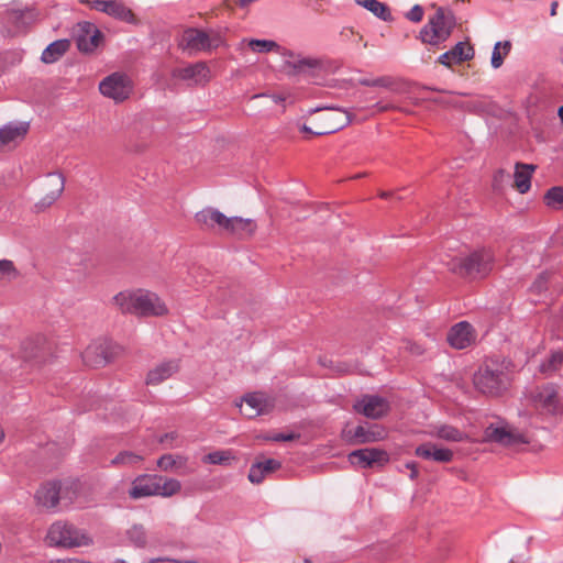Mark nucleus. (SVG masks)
<instances>
[{
    "mask_svg": "<svg viewBox=\"0 0 563 563\" xmlns=\"http://www.w3.org/2000/svg\"><path fill=\"white\" fill-rule=\"evenodd\" d=\"M37 13L33 8L12 4L2 15V34L14 36L24 32L35 22Z\"/></svg>",
    "mask_w": 563,
    "mask_h": 563,
    "instance_id": "9",
    "label": "nucleus"
},
{
    "mask_svg": "<svg viewBox=\"0 0 563 563\" xmlns=\"http://www.w3.org/2000/svg\"><path fill=\"white\" fill-rule=\"evenodd\" d=\"M342 437L350 444H363L382 441L387 437V432L385 428L377 424L357 426L354 430H343Z\"/></svg>",
    "mask_w": 563,
    "mask_h": 563,
    "instance_id": "17",
    "label": "nucleus"
},
{
    "mask_svg": "<svg viewBox=\"0 0 563 563\" xmlns=\"http://www.w3.org/2000/svg\"><path fill=\"white\" fill-rule=\"evenodd\" d=\"M128 540L136 548H145L148 544L146 529L141 523H134L126 530Z\"/></svg>",
    "mask_w": 563,
    "mask_h": 563,
    "instance_id": "34",
    "label": "nucleus"
},
{
    "mask_svg": "<svg viewBox=\"0 0 563 563\" xmlns=\"http://www.w3.org/2000/svg\"><path fill=\"white\" fill-rule=\"evenodd\" d=\"M510 384V375L495 360H486L473 375L474 388L486 396H500L508 390Z\"/></svg>",
    "mask_w": 563,
    "mask_h": 563,
    "instance_id": "5",
    "label": "nucleus"
},
{
    "mask_svg": "<svg viewBox=\"0 0 563 563\" xmlns=\"http://www.w3.org/2000/svg\"><path fill=\"white\" fill-rule=\"evenodd\" d=\"M142 461L143 456L141 454L131 451H122L111 460V464L114 466H132Z\"/></svg>",
    "mask_w": 563,
    "mask_h": 563,
    "instance_id": "41",
    "label": "nucleus"
},
{
    "mask_svg": "<svg viewBox=\"0 0 563 563\" xmlns=\"http://www.w3.org/2000/svg\"><path fill=\"white\" fill-rule=\"evenodd\" d=\"M162 561H166V560L165 559H152L146 563H156V562H162Z\"/></svg>",
    "mask_w": 563,
    "mask_h": 563,
    "instance_id": "56",
    "label": "nucleus"
},
{
    "mask_svg": "<svg viewBox=\"0 0 563 563\" xmlns=\"http://www.w3.org/2000/svg\"><path fill=\"white\" fill-rule=\"evenodd\" d=\"M390 196H391V194H390V192H387V191H382V192L379 194V197H380V198H383V199H387V198H389Z\"/></svg>",
    "mask_w": 563,
    "mask_h": 563,
    "instance_id": "54",
    "label": "nucleus"
},
{
    "mask_svg": "<svg viewBox=\"0 0 563 563\" xmlns=\"http://www.w3.org/2000/svg\"><path fill=\"white\" fill-rule=\"evenodd\" d=\"M505 176V172L504 170H498L495 175V179H497L498 177L503 178Z\"/></svg>",
    "mask_w": 563,
    "mask_h": 563,
    "instance_id": "55",
    "label": "nucleus"
},
{
    "mask_svg": "<svg viewBox=\"0 0 563 563\" xmlns=\"http://www.w3.org/2000/svg\"><path fill=\"white\" fill-rule=\"evenodd\" d=\"M279 467L280 462L275 459L256 460L249 472V481L258 484L266 475L274 473Z\"/></svg>",
    "mask_w": 563,
    "mask_h": 563,
    "instance_id": "28",
    "label": "nucleus"
},
{
    "mask_svg": "<svg viewBox=\"0 0 563 563\" xmlns=\"http://www.w3.org/2000/svg\"><path fill=\"white\" fill-rule=\"evenodd\" d=\"M376 108H377V110H378L379 112H382V111H387V110L391 109V107H390V106H380V104H376Z\"/></svg>",
    "mask_w": 563,
    "mask_h": 563,
    "instance_id": "52",
    "label": "nucleus"
},
{
    "mask_svg": "<svg viewBox=\"0 0 563 563\" xmlns=\"http://www.w3.org/2000/svg\"><path fill=\"white\" fill-rule=\"evenodd\" d=\"M47 563H91V562L82 560V559H78V558H63V559L51 560Z\"/></svg>",
    "mask_w": 563,
    "mask_h": 563,
    "instance_id": "48",
    "label": "nucleus"
},
{
    "mask_svg": "<svg viewBox=\"0 0 563 563\" xmlns=\"http://www.w3.org/2000/svg\"><path fill=\"white\" fill-rule=\"evenodd\" d=\"M238 461L234 452L232 450H217L206 454L202 457V463L205 464H213V465H222L230 466L234 462Z\"/></svg>",
    "mask_w": 563,
    "mask_h": 563,
    "instance_id": "32",
    "label": "nucleus"
},
{
    "mask_svg": "<svg viewBox=\"0 0 563 563\" xmlns=\"http://www.w3.org/2000/svg\"><path fill=\"white\" fill-rule=\"evenodd\" d=\"M181 490V483L172 477L157 474H141L136 476L129 489V497L132 499H142L159 496L170 498Z\"/></svg>",
    "mask_w": 563,
    "mask_h": 563,
    "instance_id": "3",
    "label": "nucleus"
},
{
    "mask_svg": "<svg viewBox=\"0 0 563 563\" xmlns=\"http://www.w3.org/2000/svg\"><path fill=\"white\" fill-rule=\"evenodd\" d=\"M302 63H303V64H307L308 66H312V64H311V63H309V62H302Z\"/></svg>",
    "mask_w": 563,
    "mask_h": 563,
    "instance_id": "62",
    "label": "nucleus"
},
{
    "mask_svg": "<svg viewBox=\"0 0 563 563\" xmlns=\"http://www.w3.org/2000/svg\"><path fill=\"white\" fill-rule=\"evenodd\" d=\"M20 273L10 260H0V286L7 285L19 277Z\"/></svg>",
    "mask_w": 563,
    "mask_h": 563,
    "instance_id": "37",
    "label": "nucleus"
},
{
    "mask_svg": "<svg viewBox=\"0 0 563 563\" xmlns=\"http://www.w3.org/2000/svg\"><path fill=\"white\" fill-rule=\"evenodd\" d=\"M353 408L369 419H379L388 412L389 405L382 397L366 395L358 399Z\"/></svg>",
    "mask_w": 563,
    "mask_h": 563,
    "instance_id": "19",
    "label": "nucleus"
},
{
    "mask_svg": "<svg viewBox=\"0 0 563 563\" xmlns=\"http://www.w3.org/2000/svg\"><path fill=\"white\" fill-rule=\"evenodd\" d=\"M115 563H126L124 560H117Z\"/></svg>",
    "mask_w": 563,
    "mask_h": 563,
    "instance_id": "61",
    "label": "nucleus"
},
{
    "mask_svg": "<svg viewBox=\"0 0 563 563\" xmlns=\"http://www.w3.org/2000/svg\"><path fill=\"white\" fill-rule=\"evenodd\" d=\"M452 29V19L446 16L443 9L440 8L421 30V40L430 45H438L449 38Z\"/></svg>",
    "mask_w": 563,
    "mask_h": 563,
    "instance_id": "10",
    "label": "nucleus"
},
{
    "mask_svg": "<svg viewBox=\"0 0 563 563\" xmlns=\"http://www.w3.org/2000/svg\"><path fill=\"white\" fill-rule=\"evenodd\" d=\"M433 435L439 439L451 442H462L467 438V435L464 432L449 424L437 427L433 432Z\"/></svg>",
    "mask_w": 563,
    "mask_h": 563,
    "instance_id": "35",
    "label": "nucleus"
},
{
    "mask_svg": "<svg viewBox=\"0 0 563 563\" xmlns=\"http://www.w3.org/2000/svg\"><path fill=\"white\" fill-rule=\"evenodd\" d=\"M357 3L385 21L390 19L389 9L383 2L377 0H357Z\"/></svg>",
    "mask_w": 563,
    "mask_h": 563,
    "instance_id": "39",
    "label": "nucleus"
},
{
    "mask_svg": "<svg viewBox=\"0 0 563 563\" xmlns=\"http://www.w3.org/2000/svg\"><path fill=\"white\" fill-rule=\"evenodd\" d=\"M405 350L415 356H420L426 353L427 347L423 343L412 341V340H406L405 342Z\"/></svg>",
    "mask_w": 563,
    "mask_h": 563,
    "instance_id": "44",
    "label": "nucleus"
},
{
    "mask_svg": "<svg viewBox=\"0 0 563 563\" xmlns=\"http://www.w3.org/2000/svg\"><path fill=\"white\" fill-rule=\"evenodd\" d=\"M551 274L549 272L540 273L531 285V291L537 295L544 292L548 289Z\"/></svg>",
    "mask_w": 563,
    "mask_h": 563,
    "instance_id": "43",
    "label": "nucleus"
},
{
    "mask_svg": "<svg viewBox=\"0 0 563 563\" xmlns=\"http://www.w3.org/2000/svg\"><path fill=\"white\" fill-rule=\"evenodd\" d=\"M172 77L187 81L190 86H205L211 79V71L206 63L198 62L185 67L174 68Z\"/></svg>",
    "mask_w": 563,
    "mask_h": 563,
    "instance_id": "14",
    "label": "nucleus"
},
{
    "mask_svg": "<svg viewBox=\"0 0 563 563\" xmlns=\"http://www.w3.org/2000/svg\"><path fill=\"white\" fill-rule=\"evenodd\" d=\"M240 3L243 7L246 3V0H240Z\"/></svg>",
    "mask_w": 563,
    "mask_h": 563,
    "instance_id": "60",
    "label": "nucleus"
},
{
    "mask_svg": "<svg viewBox=\"0 0 563 563\" xmlns=\"http://www.w3.org/2000/svg\"><path fill=\"white\" fill-rule=\"evenodd\" d=\"M45 542L58 549L87 548L93 544V538L87 530L68 521L57 520L48 527Z\"/></svg>",
    "mask_w": 563,
    "mask_h": 563,
    "instance_id": "6",
    "label": "nucleus"
},
{
    "mask_svg": "<svg viewBox=\"0 0 563 563\" xmlns=\"http://www.w3.org/2000/svg\"><path fill=\"white\" fill-rule=\"evenodd\" d=\"M374 85H383V80L382 79H378L374 82Z\"/></svg>",
    "mask_w": 563,
    "mask_h": 563,
    "instance_id": "59",
    "label": "nucleus"
},
{
    "mask_svg": "<svg viewBox=\"0 0 563 563\" xmlns=\"http://www.w3.org/2000/svg\"><path fill=\"white\" fill-rule=\"evenodd\" d=\"M406 467L410 470V478L415 479L418 477V466L413 462H409L406 464Z\"/></svg>",
    "mask_w": 563,
    "mask_h": 563,
    "instance_id": "49",
    "label": "nucleus"
},
{
    "mask_svg": "<svg viewBox=\"0 0 563 563\" xmlns=\"http://www.w3.org/2000/svg\"><path fill=\"white\" fill-rule=\"evenodd\" d=\"M349 461L363 468L383 466L389 462V454L377 448L360 449L349 454Z\"/></svg>",
    "mask_w": 563,
    "mask_h": 563,
    "instance_id": "18",
    "label": "nucleus"
},
{
    "mask_svg": "<svg viewBox=\"0 0 563 563\" xmlns=\"http://www.w3.org/2000/svg\"><path fill=\"white\" fill-rule=\"evenodd\" d=\"M510 49L511 43L509 41L497 42L492 53V66L494 68H499L503 65L505 57L509 54Z\"/></svg>",
    "mask_w": 563,
    "mask_h": 563,
    "instance_id": "38",
    "label": "nucleus"
},
{
    "mask_svg": "<svg viewBox=\"0 0 563 563\" xmlns=\"http://www.w3.org/2000/svg\"><path fill=\"white\" fill-rule=\"evenodd\" d=\"M351 115L347 111L329 108L316 118V135L334 133L351 122Z\"/></svg>",
    "mask_w": 563,
    "mask_h": 563,
    "instance_id": "13",
    "label": "nucleus"
},
{
    "mask_svg": "<svg viewBox=\"0 0 563 563\" xmlns=\"http://www.w3.org/2000/svg\"><path fill=\"white\" fill-rule=\"evenodd\" d=\"M415 454L424 460H433L440 463H449L453 460V451L439 448L432 443H424L416 448Z\"/></svg>",
    "mask_w": 563,
    "mask_h": 563,
    "instance_id": "27",
    "label": "nucleus"
},
{
    "mask_svg": "<svg viewBox=\"0 0 563 563\" xmlns=\"http://www.w3.org/2000/svg\"><path fill=\"white\" fill-rule=\"evenodd\" d=\"M80 2L122 22L134 25L140 23L134 12L120 0H80Z\"/></svg>",
    "mask_w": 563,
    "mask_h": 563,
    "instance_id": "12",
    "label": "nucleus"
},
{
    "mask_svg": "<svg viewBox=\"0 0 563 563\" xmlns=\"http://www.w3.org/2000/svg\"><path fill=\"white\" fill-rule=\"evenodd\" d=\"M65 187V179L62 174H48L42 184L43 195L36 203V209L43 211L49 208L62 196Z\"/></svg>",
    "mask_w": 563,
    "mask_h": 563,
    "instance_id": "15",
    "label": "nucleus"
},
{
    "mask_svg": "<svg viewBox=\"0 0 563 563\" xmlns=\"http://www.w3.org/2000/svg\"><path fill=\"white\" fill-rule=\"evenodd\" d=\"M112 305L122 313L141 318H163L169 314L165 300L147 289H126L112 298Z\"/></svg>",
    "mask_w": 563,
    "mask_h": 563,
    "instance_id": "1",
    "label": "nucleus"
},
{
    "mask_svg": "<svg viewBox=\"0 0 563 563\" xmlns=\"http://www.w3.org/2000/svg\"><path fill=\"white\" fill-rule=\"evenodd\" d=\"M495 254L488 247H479L473 251L453 256L446 263L449 271L460 277L482 279L494 269Z\"/></svg>",
    "mask_w": 563,
    "mask_h": 563,
    "instance_id": "2",
    "label": "nucleus"
},
{
    "mask_svg": "<svg viewBox=\"0 0 563 563\" xmlns=\"http://www.w3.org/2000/svg\"><path fill=\"white\" fill-rule=\"evenodd\" d=\"M29 131V123H9L0 129V151L16 146Z\"/></svg>",
    "mask_w": 563,
    "mask_h": 563,
    "instance_id": "24",
    "label": "nucleus"
},
{
    "mask_svg": "<svg viewBox=\"0 0 563 563\" xmlns=\"http://www.w3.org/2000/svg\"><path fill=\"white\" fill-rule=\"evenodd\" d=\"M298 438H299V434H296L294 432H289V433H275V434H273L272 437H269L267 439L272 440V441L279 442V441H292V440H296Z\"/></svg>",
    "mask_w": 563,
    "mask_h": 563,
    "instance_id": "47",
    "label": "nucleus"
},
{
    "mask_svg": "<svg viewBox=\"0 0 563 563\" xmlns=\"http://www.w3.org/2000/svg\"><path fill=\"white\" fill-rule=\"evenodd\" d=\"M559 7V3L556 1L552 2L551 4V15L554 16L556 14V9Z\"/></svg>",
    "mask_w": 563,
    "mask_h": 563,
    "instance_id": "51",
    "label": "nucleus"
},
{
    "mask_svg": "<svg viewBox=\"0 0 563 563\" xmlns=\"http://www.w3.org/2000/svg\"><path fill=\"white\" fill-rule=\"evenodd\" d=\"M60 487L57 483H45L35 493V501L38 507L53 509L59 503Z\"/></svg>",
    "mask_w": 563,
    "mask_h": 563,
    "instance_id": "26",
    "label": "nucleus"
},
{
    "mask_svg": "<svg viewBox=\"0 0 563 563\" xmlns=\"http://www.w3.org/2000/svg\"><path fill=\"white\" fill-rule=\"evenodd\" d=\"M300 131L303 132V133H307V134H310V135H314L313 132H316V130H311L309 126H307L306 124H303L301 128H300Z\"/></svg>",
    "mask_w": 563,
    "mask_h": 563,
    "instance_id": "50",
    "label": "nucleus"
},
{
    "mask_svg": "<svg viewBox=\"0 0 563 563\" xmlns=\"http://www.w3.org/2000/svg\"><path fill=\"white\" fill-rule=\"evenodd\" d=\"M526 399L527 405L541 416H558L563 411L558 388L552 384L533 388Z\"/></svg>",
    "mask_w": 563,
    "mask_h": 563,
    "instance_id": "7",
    "label": "nucleus"
},
{
    "mask_svg": "<svg viewBox=\"0 0 563 563\" xmlns=\"http://www.w3.org/2000/svg\"><path fill=\"white\" fill-rule=\"evenodd\" d=\"M563 365V352L554 351L550 354L549 358L540 364V372L545 375H551L561 368Z\"/></svg>",
    "mask_w": 563,
    "mask_h": 563,
    "instance_id": "36",
    "label": "nucleus"
},
{
    "mask_svg": "<svg viewBox=\"0 0 563 563\" xmlns=\"http://www.w3.org/2000/svg\"><path fill=\"white\" fill-rule=\"evenodd\" d=\"M473 56V46L468 42H459L450 51L440 55L439 63L443 66L451 67L454 64L470 60Z\"/></svg>",
    "mask_w": 563,
    "mask_h": 563,
    "instance_id": "25",
    "label": "nucleus"
},
{
    "mask_svg": "<svg viewBox=\"0 0 563 563\" xmlns=\"http://www.w3.org/2000/svg\"><path fill=\"white\" fill-rule=\"evenodd\" d=\"M159 442L166 444L168 448H178L181 445L179 442V435L177 432H168L159 438Z\"/></svg>",
    "mask_w": 563,
    "mask_h": 563,
    "instance_id": "45",
    "label": "nucleus"
},
{
    "mask_svg": "<svg viewBox=\"0 0 563 563\" xmlns=\"http://www.w3.org/2000/svg\"><path fill=\"white\" fill-rule=\"evenodd\" d=\"M222 44L221 33L213 29H187L184 31L179 42V46L189 53L210 52Z\"/></svg>",
    "mask_w": 563,
    "mask_h": 563,
    "instance_id": "8",
    "label": "nucleus"
},
{
    "mask_svg": "<svg viewBox=\"0 0 563 563\" xmlns=\"http://www.w3.org/2000/svg\"><path fill=\"white\" fill-rule=\"evenodd\" d=\"M77 47L80 52H93L102 41V33L90 22L78 24Z\"/></svg>",
    "mask_w": 563,
    "mask_h": 563,
    "instance_id": "21",
    "label": "nucleus"
},
{
    "mask_svg": "<svg viewBox=\"0 0 563 563\" xmlns=\"http://www.w3.org/2000/svg\"><path fill=\"white\" fill-rule=\"evenodd\" d=\"M536 170L532 164L517 163L514 173V187L520 194H526L531 187V178Z\"/></svg>",
    "mask_w": 563,
    "mask_h": 563,
    "instance_id": "29",
    "label": "nucleus"
},
{
    "mask_svg": "<svg viewBox=\"0 0 563 563\" xmlns=\"http://www.w3.org/2000/svg\"><path fill=\"white\" fill-rule=\"evenodd\" d=\"M249 47L256 53H268L279 49V45L271 40H251L249 41Z\"/></svg>",
    "mask_w": 563,
    "mask_h": 563,
    "instance_id": "42",
    "label": "nucleus"
},
{
    "mask_svg": "<svg viewBox=\"0 0 563 563\" xmlns=\"http://www.w3.org/2000/svg\"><path fill=\"white\" fill-rule=\"evenodd\" d=\"M179 367L178 360L163 361L148 371L145 383L148 386H157L175 375Z\"/></svg>",
    "mask_w": 563,
    "mask_h": 563,
    "instance_id": "23",
    "label": "nucleus"
},
{
    "mask_svg": "<svg viewBox=\"0 0 563 563\" xmlns=\"http://www.w3.org/2000/svg\"><path fill=\"white\" fill-rule=\"evenodd\" d=\"M4 439V433L2 432V430H0V443L3 441Z\"/></svg>",
    "mask_w": 563,
    "mask_h": 563,
    "instance_id": "57",
    "label": "nucleus"
},
{
    "mask_svg": "<svg viewBox=\"0 0 563 563\" xmlns=\"http://www.w3.org/2000/svg\"><path fill=\"white\" fill-rule=\"evenodd\" d=\"M476 339V330L467 321H461L452 325L446 335L448 343L455 350H464L472 346Z\"/></svg>",
    "mask_w": 563,
    "mask_h": 563,
    "instance_id": "16",
    "label": "nucleus"
},
{
    "mask_svg": "<svg viewBox=\"0 0 563 563\" xmlns=\"http://www.w3.org/2000/svg\"><path fill=\"white\" fill-rule=\"evenodd\" d=\"M188 457L180 454H164L157 460V466L165 472L183 468L187 465Z\"/></svg>",
    "mask_w": 563,
    "mask_h": 563,
    "instance_id": "33",
    "label": "nucleus"
},
{
    "mask_svg": "<svg viewBox=\"0 0 563 563\" xmlns=\"http://www.w3.org/2000/svg\"><path fill=\"white\" fill-rule=\"evenodd\" d=\"M484 437L486 441L496 442L503 445L530 443V438L527 434L508 430L504 427L489 426L485 429Z\"/></svg>",
    "mask_w": 563,
    "mask_h": 563,
    "instance_id": "20",
    "label": "nucleus"
},
{
    "mask_svg": "<svg viewBox=\"0 0 563 563\" xmlns=\"http://www.w3.org/2000/svg\"><path fill=\"white\" fill-rule=\"evenodd\" d=\"M544 203L556 210H563V187H552L544 194Z\"/></svg>",
    "mask_w": 563,
    "mask_h": 563,
    "instance_id": "40",
    "label": "nucleus"
},
{
    "mask_svg": "<svg viewBox=\"0 0 563 563\" xmlns=\"http://www.w3.org/2000/svg\"><path fill=\"white\" fill-rule=\"evenodd\" d=\"M200 229L223 238H239L246 229V220L242 217H228L213 207H206L195 214Z\"/></svg>",
    "mask_w": 563,
    "mask_h": 563,
    "instance_id": "4",
    "label": "nucleus"
},
{
    "mask_svg": "<svg viewBox=\"0 0 563 563\" xmlns=\"http://www.w3.org/2000/svg\"><path fill=\"white\" fill-rule=\"evenodd\" d=\"M110 345L107 342L95 341L82 352L81 357L85 364L91 367H100L111 360Z\"/></svg>",
    "mask_w": 563,
    "mask_h": 563,
    "instance_id": "22",
    "label": "nucleus"
},
{
    "mask_svg": "<svg viewBox=\"0 0 563 563\" xmlns=\"http://www.w3.org/2000/svg\"><path fill=\"white\" fill-rule=\"evenodd\" d=\"M407 18L412 22H420L423 18V9L416 4L407 13Z\"/></svg>",
    "mask_w": 563,
    "mask_h": 563,
    "instance_id": "46",
    "label": "nucleus"
},
{
    "mask_svg": "<svg viewBox=\"0 0 563 563\" xmlns=\"http://www.w3.org/2000/svg\"><path fill=\"white\" fill-rule=\"evenodd\" d=\"M70 47L68 40H57L51 43L42 53L41 59L51 64L59 59Z\"/></svg>",
    "mask_w": 563,
    "mask_h": 563,
    "instance_id": "31",
    "label": "nucleus"
},
{
    "mask_svg": "<svg viewBox=\"0 0 563 563\" xmlns=\"http://www.w3.org/2000/svg\"><path fill=\"white\" fill-rule=\"evenodd\" d=\"M177 563H197V562H196V561H189V560H188V561H179V562L177 561Z\"/></svg>",
    "mask_w": 563,
    "mask_h": 563,
    "instance_id": "58",
    "label": "nucleus"
},
{
    "mask_svg": "<svg viewBox=\"0 0 563 563\" xmlns=\"http://www.w3.org/2000/svg\"><path fill=\"white\" fill-rule=\"evenodd\" d=\"M246 400V397L243 396L239 401H235V406L241 410L243 406V401Z\"/></svg>",
    "mask_w": 563,
    "mask_h": 563,
    "instance_id": "53",
    "label": "nucleus"
},
{
    "mask_svg": "<svg viewBox=\"0 0 563 563\" xmlns=\"http://www.w3.org/2000/svg\"><path fill=\"white\" fill-rule=\"evenodd\" d=\"M273 401L269 397L262 393H253L249 395V418L267 413L273 408Z\"/></svg>",
    "mask_w": 563,
    "mask_h": 563,
    "instance_id": "30",
    "label": "nucleus"
},
{
    "mask_svg": "<svg viewBox=\"0 0 563 563\" xmlns=\"http://www.w3.org/2000/svg\"><path fill=\"white\" fill-rule=\"evenodd\" d=\"M99 90L104 97L122 102L130 98L133 91V81L123 73H113L101 80Z\"/></svg>",
    "mask_w": 563,
    "mask_h": 563,
    "instance_id": "11",
    "label": "nucleus"
}]
</instances>
